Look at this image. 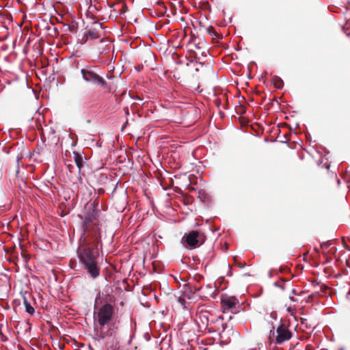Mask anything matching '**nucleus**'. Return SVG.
<instances>
[{
  "mask_svg": "<svg viewBox=\"0 0 350 350\" xmlns=\"http://www.w3.org/2000/svg\"><path fill=\"white\" fill-rule=\"evenodd\" d=\"M82 232L79 241L81 243L77 254L79 265L93 280L100 276L98 243H100V226L99 220H82Z\"/></svg>",
  "mask_w": 350,
  "mask_h": 350,
  "instance_id": "nucleus-1",
  "label": "nucleus"
},
{
  "mask_svg": "<svg viewBox=\"0 0 350 350\" xmlns=\"http://www.w3.org/2000/svg\"><path fill=\"white\" fill-rule=\"evenodd\" d=\"M204 232L199 230H191L185 233L181 239V243L187 249L192 250L200 247L206 241Z\"/></svg>",
  "mask_w": 350,
  "mask_h": 350,
  "instance_id": "nucleus-2",
  "label": "nucleus"
},
{
  "mask_svg": "<svg viewBox=\"0 0 350 350\" xmlns=\"http://www.w3.org/2000/svg\"><path fill=\"white\" fill-rule=\"evenodd\" d=\"M81 74L83 79L88 83H91L94 85L100 86L103 88H109V87L107 81L100 77L98 74L95 72L91 66H86L81 68Z\"/></svg>",
  "mask_w": 350,
  "mask_h": 350,
  "instance_id": "nucleus-3",
  "label": "nucleus"
},
{
  "mask_svg": "<svg viewBox=\"0 0 350 350\" xmlns=\"http://www.w3.org/2000/svg\"><path fill=\"white\" fill-rule=\"evenodd\" d=\"M94 314V316L96 315L95 312ZM113 314V308L112 305L110 303L103 304V305L98 309L96 312L98 323L100 326L104 327L111 321Z\"/></svg>",
  "mask_w": 350,
  "mask_h": 350,
  "instance_id": "nucleus-4",
  "label": "nucleus"
},
{
  "mask_svg": "<svg viewBox=\"0 0 350 350\" xmlns=\"http://www.w3.org/2000/svg\"><path fill=\"white\" fill-rule=\"evenodd\" d=\"M276 333L275 342L277 344H282L284 341L288 340L292 336L291 331L282 323H280L277 327Z\"/></svg>",
  "mask_w": 350,
  "mask_h": 350,
  "instance_id": "nucleus-5",
  "label": "nucleus"
},
{
  "mask_svg": "<svg viewBox=\"0 0 350 350\" xmlns=\"http://www.w3.org/2000/svg\"><path fill=\"white\" fill-rule=\"evenodd\" d=\"M85 208L87 210V216L85 219H98L100 217V211L98 209V203L88 202Z\"/></svg>",
  "mask_w": 350,
  "mask_h": 350,
  "instance_id": "nucleus-6",
  "label": "nucleus"
},
{
  "mask_svg": "<svg viewBox=\"0 0 350 350\" xmlns=\"http://www.w3.org/2000/svg\"><path fill=\"white\" fill-rule=\"evenodd\" d=\"M94 339L98 341H100L101 340H103L108 336L109 329H108L107 330H105L104 327L100 326V327L99 329L94 327Z\"/></svg>",
  "mask_w": 350,
  "mask_h": 350,
  "instance_id": "nucleus-7",
  "label": "nucleus"
},
{
  "mask_svg": "<svg viewBox=\"0 0 350 350\" xmlns=\"http://www.w3.org/2000/svg\"><path fill=\"white\" fill-rule=\"evenodd\" d=\"M102 293V301L100 304L110 303L112 301L111 294L112 293V289L109 286H105V288L101 291Z\"/></svg>",
  "mask_w": 350,
  "mask_h": 350,
  "instance_id": "nucleus-8",
  "label": "nucleus"
},
{
  "mask_svg": "<svg viewBox=\"0 0 350 350\" xmlns=\"http://www.w3.org/2000/svg\"><path fill=\"white\" fill-rule=\"evenodd\" d=\"M222 303L228 308H235L236 305L239 303L237 299L234 297H229L226 299H223Z\"/></svg>",
  "mask_w": 350,
  "mask_h": 350,
  "instance_id": "nucleus-9",
  "label": "nucleus"
},
{
  "mask_svg": "<svg viewBox=\"0 0 350 350\" xmlns=\"http://www.w3.org/2000/svg\"><path fill=\"white\" fill-rule=\"evenodd\" d=\"M74 159L79 171L80 172L84 163L83 156L78 152H74Z\"/></svg>",
  "mask_w": 350,
  "mask_h": 350,
  "instance_id": "nucleus-10",
  "label": "nucleus"
},
{
  "mask_svg": "<svg viewBox=\"0 0 350 350\" xmlns=\"http://www.w3.org/2000/svg\"><path fill=\"white\" fill-rule=\"evenodd\" d=\"M24 306L25 308V312H27L30 315H33L35 312L33 307L31 305V304L28 301L25 297H23Z\"/></svg>",
  "mask_w": 350,
  "mask_h": 350,
  "instance_id": "nucleus-11",
  "label": "nucleus"
},
{
  "mask_svg": "<svg viewBox=\"0 0 350 350\" xmlns=\"http://www.w3.org/2000/svg\"><path fill=\"white\" fill-rule=\"evenodd\" d=\"M84 36H86V40L88 38L96 39L98 38V33L95 29H90L85 33Z\"/></svg>",
  "mask_w": 350,
  "mask_h": 350,
  "instance_id": "nucleus-12",
  "label": "nucleus"
},
{
  "mask_svg": "<svg viewBox=\"0 0 350 350\" xmlns=\"http://www.w3.org/2000/svg\"><path fill=\"white\" fill-rule=\"evenodd\" d=\"M272 82L273 85L278 89H281L284 85V82L282 79L278 76H274L273 77Z\"/></svg>",
  "mask_w": 350,
  "mask_h": 350,
  "instance_id": "nucleus-13",
  "label": "nucleus"
},
{
  "mask_svg": "<svg viewBox=\"0 0 350 350\" xmlns=\"http://www.w3.org/2000/svg\"><path fill=\"white\" fill-rule=\"evenodd\" d=\"M102 301V293L99 291L96 296L95 302H94V309L97 308L99 305H100V301Z\"/></svg>",
  "mask_w": 350,
  "mask_h": 350,
  "instance_id": "nucleus-14",
  "label": "nucleus"
},
{
  "mask_svg": "<svg viewBox=\"0 0 350 350\" xmlns=\"http://www.w3.org/2000/svg\"><path fill=\"white\" fill-rule=\"evenodd\" d=\"M185 294L192 295L193 286L190 284H186L183 286Z\"/></svg>",
  "mask_w": 350,
  "mask_h": 350,
  "instance_id": "nucleus-15",
  "label": "nucleus"
},
{
  "mask_svg": "<svg viewBox=\"0 0 350 350\" xmlns=\"http://www.w3.org/2000/svg\"><path fill=\"white\" fill-rule=\"evenodd\" d=\"M234 265H235L237 267H239V268H241V269H242V268L245 267V265H246L245 262H243V263H242V262H238V261L237 260V258H236V257H235V256L234 257Z\"/></svg>",
  "mask_w": 350,
  "mask_h": 350,
  "instance_id": "nucleus-16",
  "label": "nucleus"
},
{
  "mask_svg": "<svg viewBox=\"0 0 350 350\" xmlns=\"http://www.w3.org/2000/svg\"><path fill=\"white\" fill-rule=\"evenodd\" d=\"M289 271V269L286 266H280L279 267V272L280 273H286Z\"/></svg>",
  "mask_w": 350,
  "mask_h": 350,
  "instance_id": "nucleus-17",
  "label": "nucleus"
},
{
  "mask_svg": "<svg viewBox=\"0 0 350 350\" xmlns=\"http://www.w3.org/2000/svg\"><path fill=\"white\" fill-rule=\"evenodd\" d=\"M277 317H278V314H277V312L275 311H273L270 313V317L273 319H275L276 320L277 319Z\"/></svg>",
  "mask_w": 350,
  "mask_h": 350,
  "instance_id": "nucleus-18",
  "label": "nucleus"
},
{
  "mask_svg": "<svg viewBox=\"0 0 350 350\" xmlns=\"http://www.w3.org/2000/svg\"><path fill=\"white\" fill-rule=\"evenodd\" d=\"M200 287H198V286H193V289H192V295H194L196 294V293H198V291H200Z\"/></svg>",
  "mask_w": 350,
  "mask_h": 350,
  "instance_id": "nucleus-19",
  "label": "nucleus"
},
{
  "mask_svg": "<svg viewBox=\"0 0 350 350\" xmlns=\"http://www.w3.org/2000/svg\"><path fill=\"white\" fill-rule=\"evenodd\" d=\"M273 285L275 286V287H278V288H281L282 290H284V285H282V284H280L278 282H274Z\"/></svg>",
  "mask_w": 350,
  "mask_h": 350,
  "instance_id": "nucleus-20",
  "label": "nucleus"
},
{
  "mask_svg": "<svg viewBox=\"0 0 350 350\" xmlns=\"http://www.w3.org/2000/svg\"><path fill=\"white\" fill-rule=\"evenodd\" d=\"M330 246V243H329V241H325V242H323L322 244H321V247H325V248H327Z\"/></svg>",
  "mask_w": 350,
  "mask_h": 350,
  "instance_id": "nucleus-21",
  "label": "nucleus"
},
{
  "mask_svg": "<svg viewBox=\"0 0 350 350\" xmlns=\"http://www.w3.org/2000/svg\"><path fill=\"white\" fill-rule=\"evenodd\" d=\"M201 319H202V323H204V320H206V321H208V317L206 315H205V314H202L201 316Z\"/></svg>",
  "mask_w": 350,
  "mask_h": 350,
  "instance_id": "nucleus-22",
  "label": "nucleus"
},
{
  "mask_svg": "<svg viewBox=\"0 0 350 350\" xmlns=\"http://www.w3.org/2000/svg\"><path fill=\"white\" fill-rule=\"evenodd\" d=\"M228 267H229V271H228L227 275L228 276H231L232 275V268L230 267V266L229 265H228Z\"/></svg>",
  "mask_w": 350,
  "mask_h": 350,
  "instance_id": "nucleus-23",
  "label": "nucleus"
},
{
  "mask_svg": "<svg viewBox=\"0 0 350 350\" xmlns=\"http://www.w3.org/2000/svg\"><path fill=\"white\" fill-rule=\"evenodd\" d=\"M221 327H222V332H224L225 329L228 327V324L227 323H222L221 325Z\"/></svg>",
  "mask_w": 350,
  "mask_h": 350,
  "instance_id": "nucleus-24",
  "label": "nucleus"
},
{
  "mask_svg": "<svg viewBox=\"0 0 350 350\" xmlns=\"http://www.w3.org/2000/svg\"><path fill=\"white\" fill-rule=\"evenodd\" d=\"M280 280L282 282H286L289 281L288 280H286V279H284V278H280Z\"/></svg>",
  "mask_w": 350,
  "mask_h": 350,
  "instance_id": "nucleus-25",
  "label": "nucleus"
},
{
  "mask_svg": "<svg viewBox=\"0 0 350 350\" xmlns=\"http://www.w3.org/2000/svg\"><path fill=\"white\" fill-rule=\"evenodd\" d=\"M289 299L292 301H296L297 300L292 296H290L289 297Z\"/></svg>",
  "mask_w": 350,
  "mask_h": 350,
  "instance_id": "nucleus-26",
  "label": "nucleus"
},
{
  "mask_svg": "<svg viewBox=\"0 0 350 350\" xmlns=\"http://www.w3.org/2000/svg\"><path fill=\"white\" fill-rule=\"evenodd\" d=\"M268 277H269V278H271L273 277V275H272V273H271V271H269V272L268 273Z\"/></svg>",
  "mask_w": 350,
  "mask_h": 350,
  "instance_id": "nucleus-27",
  "label": "nucleus"
},
{
  "mask_svg": "<svg viewBox=\"0 0 350 350\" xmlns=\"http://www.w3.org/2000/svg\"><path fill=\"white\" fill-rule=\"evenodd\" d=\"M124 111H125V113H126V114H127V115H128V114L129 113V109H128L127 107L124 109Z\"/></svg>",
  "mask_w": 350,
  "mask_h": 350,
  "instance_id": "nucleus-28",
  "label": "nucleus"
},
{
  "mask_svg": "<svg viewBox=\"0 0 350 350\" xmlns=\"http://www.w3.org/2000/svg\"><path fill=\"white\" fill-rule=\"evenodd\" d=\"M292 293L294 294V295H297L296 291L295 289L292 290Z\"/></svg>",
  "mask_w": 350,
  "mask_h": 350,
  "instance_id": "nucleus-29",
  "label": "nucleus"
},
{
  "mask_svg": "<svg viewBox=\"0 0 350 350\" xmlns=\"http://www.w3.org/2000/svg\"><path fill=\"white\" fill-rule=\"evenodd\" d=\"M178 302L180 303L181 304H183V303H182V298L181 297L178 298Z\"/></svg>",
  "mask_w": 350,
  "mask_h": 350,
  "instance_id": "nucleus-30",
  "label": "nucleus"
},
{
  "mask_svg": "<svg viewBox=\"0 0 350 350\" xmlns=\"http://www.w3.org/2000/svg\"><path fill=\"white\" fill-rule=\"evenodd\" d=\"M312 297H313V294L310 295L308 297V299H312Z\"/></svg>",
  "mask_w": 350,
  "mask_h": 350,
  "instance_id": "nucleus-31",
  "label": "nucleus"
},
{
  "mask_svg": "<svg viewBox=\"0 0 350 350\" xmlns=\"http://www.w3.org/2000/svg\"><path fill=\"white\" fill-rule=\"evenodd\" d=\"M270 334L274 335V331L273 330H271L270 331Z\"/></svg>",
  "mask_w": 350,
  "mask_h": 350,
  "instance_id": "nucleus-32",
  "label": "nucleus"
},
{
  "mask_svg": "<svg viewBox=\"0 0 350 350\" xmlns=\"http://www.w3.org/2000/svg\"><path fill=\"white\" fill-rule=\"evenodd\" d=\"M287 311H288V312H291V308H287Z\"/></svg>",
  "mask_w": 350,
  "mask_h": 350,
  "instance_id": "nucleus-33",
  "label": "nucleus"
},
{
  "mask_svg": "<svg viewBox=\"0 0 350 350\" xmlns=\"http://www.w3.org/2000/svg\"><path fill=\"white\" fill-rule=\"evenodd\" d=\"M206 288H211V287L210 286V285H208H208H206Z\"/></svg>",
  "mask_w": 350,
  "mask_h": 350,
  "instance_id": "nucleus-34",
  "label": "nucleus"
},
{
  "mask_svg": "<svg viewBox=\"0 0 350 350\" xmlns=\"http://www.w3.org/2000/svg\"><path fill=\"white\" fill-rule=\"evenodd\" d=\"M3 340V341H5V340H7V338H3V340Z\"/></svg>",
  "mask_w": 350,
  "mask_h": 350,
  "instance_id": "nucleus-35",
  "label": "nucleus"
},
{
  "mask_svg": "<svg viewBox=\"0 0 350 350\" xmlns=\"http://www.w3.org/2000/svg\"><path fill=\"white\" fill-rule=\"evenodd\" d=\"M3 340V341H5V340H7V338H3V340Z\"/></svg>",
  "mask_w": 350,
  "mask_h": 350,
  "instance_id": "nucleus-36",
  "label": "nucleus"
},
{
  "mask_svg": "<svg viewBox=\"0 0 350 350\" xmlns=\"http://www.w3.org/2000/svg\"><path fill=\"white\" fill-rule=\"evenodd\" d=\"M16 217H17L16 216H14L12 219H16Z\"/></svg>",
  "mask_w": 350,
  "mask_h": 350,
  "instance_id": "nucleus-37",
  "label": "nucleus"
},
{
  "mask_svg": "<svg viewBox=\"0 0 350 350\" xmlns=\"http://www.w3.org/2000/svg\"><path fill=\"white\" fill-rule=\"evenodd\" d=\"M232 319V316H230L228 319L231 320Z\"/></svg>",
  "mask_w": 350,
  "mask_h": 350,
  "instance_id": "nucleus-38",
  "label": "nucleus"
},
{
  "mask_svg": "<svg viewBox=\"0 0 350 350\" xmlns=\"http://www.w3.org/2000/svg\"><path fill=\"white\" fill-rule=\"evenodd\" d=\"M219 336H220V338H222V337H223V336H222V334H221V333H220V334H219Z\"/></svg>",
  "mask_w": 350,
  "mask_h": 350,
  "instance_id": "nucleus-39",
  "label": "nucleus"
},
{
  "mask_svg": "<svg viewBox=\"0 0 350 350\" xmlns=\"http://www.w3.org/2000/svg\"><path fill=\"white\" fill-rule=\"evenodd\" d=\"M12 221V220H10L9 222H8V224H8V226L10 224V221Z\"/></svg>",
  "mask_w": 350,
  "mask_h": 350,
  "instance_id": "nucleus-40",
  "label": "nucleus"
},
{
  "mask_svg": "<svg viewBox=\"0 0 350 350\" xmlns=\"http://www.w3.org/2000/svg\"><path fill=\"white\" fill-rule=\"evenodd\" d=\"M340 350H343L342 349H340Z\"/></svg>",
  "mask_w": 350,
  "mask_h": 350,
  "instance_id": "nucleus-41",
  "label": "nucleus"
}]
</instances>
